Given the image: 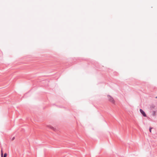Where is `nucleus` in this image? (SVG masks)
Masks as SVG:
<instances>
[{"label":"nucleus","instance_id":"obj_1","mask_svg":"<svg viewBox=\"0 0 157 157\" xmlns=\"http://www.w3.org/2000/svg\"><path fill=\"white\" fill-rule=\"evenodd\" d=\"M107 97L108 99V100L110 102H112L113 104H114L115 101L113 98L110 96V95H107Z\"/></svg>","mask_w":157,"mask_h":157},{"label":"nucleus","instance_id":"obj_2","mask_svg":"<svg viewBox=\"0 0 157 157\" xmlns=\"http://www.w3.org/2000/svg\"><path fill=\"white\" fill-rule=\"evenodd\" d=\"M140 111L141 113L143 115V116L144 117H146L147 116V115L145 113V112L144 111L141 109H140Z\"/></svg>","mask_w":157,"mask_h":157},{"label":"nucleus","instance_id":"obj_3","mask_svg":"<svg viewBox=\"0 0 157 157\" xmlns=\"http://www.w3.org/2000/svg\"><path fill=\"white\" fill-rule=\"evenodd\" d=\"M155 111H152V115L153 116V117H154L155 116Z\"/></svg>","mask_w":157,"mask_h":157},{"label":"nucleus","instance_id":"obj_4","mask_svg":"<svg viewBox=\"0 0 157 157\" xmlns=\"http://www.w3.org/2000/svg\"><path fill=\"white\" fill-rule=\"evenodd\" d=\"M48 127H49V128H51V129H52L54 131L55 130V128L52 126H48Z\"/></svg>","mask_w":157,"mask_h":157},{"label":"nucleus","instance_id":"obj_5","mask_svg":"<svg viewBox=\"0 0 157 157\" xmlns=\"http://www.w3.org/2000/svg\"><path fill=\"white\" fill-rule=\"evenodd\" d=\"M7 156V154L6 153H4V156L3 155L2 157H6ZM1 157H2L1 156Z\"/></svg>","mask_w":157,"mask_h":157},{"label":"nucleus","instance_id":"obj_6","mask_svg":"<svg viewBox=\"0 0 157 157\" xmlns=\"http://www.w3.org/2000/svg\"><path fill=\"white\" fill-rule=\"evenodd\" d=\"M3 152L2 150L1 151V156L2 157V156H3Z\"/></svg>","mask_w":157,"mask_h":157},{"label":"nucleus","instance_id":"obj_7","mask_svg":"<svg viewBox=\"0 0 157 157\" xmlns=\"http://www.w3.org/2000/svg\"><path fill=\"white\" fill-rule=\"evenodd\" d=\"M151 107L152 109H154L155 107V106L154 105H151Z\"/></svg>","mask_w":157,"mask_h":157},{"label":"nucleus","instance_id":"obj_8","mask_svg":"<svg viewBox=\"0 0 157 157\" xmlns=\"http://www.w3.org/2000/svg\"><path fill=\"white\" fill-rule=\"evenodd\" d=\"M152 128H151V127H150L149 128V132H151V129Z\"/></svg>","mask_w":157,"mask_h":157},{"label":"nucleus","instance_id":"obj_9","mask_svg":"<svg viewBox=\"0 0 157 157\" xmlns=\"http://www.w3.org/2000/svg\"><path fill=\"white\" fill-rule=\"evenodd\" d=\"M15 139V137H13L12 138V140H14V139Z\"/></svg>","mask_w":157,"mask_h":157},{"label":"nucleus","instance_id":"obj_10","mask_svg":"<svg viewBox=\"0 0 157 157\" xmlns=\"http://www.w3.org/2000/svg\"><path fill=\"white\" fill-rule=\"evenodd\" d=\"M156 98H157V96L156 97Z\"/></svg>","mask_w":157,"mask_h":157}]
</instances>
